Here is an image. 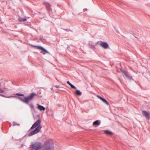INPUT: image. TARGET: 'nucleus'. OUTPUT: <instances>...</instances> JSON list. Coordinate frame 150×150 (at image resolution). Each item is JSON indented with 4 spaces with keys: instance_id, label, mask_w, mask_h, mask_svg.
I'll return each instance as SVG.
<instances>
[{
    "instance_id": "nucleus-1",
    "label": "nucleus",
    "mask_w": 150,
    "mask_h": 150,
    "mask_svg": "<svg viewBox=\"0 0 150 150\" xmlns=\"http://www.w3.org/2000/svg\"><path fill=\"white\" fill-rule=\"evenodd\" d=\"M36 94L35 93L33 92L27 96H25L24 99L21 97H18L16 96H6L2 94H0V96L4 97L9 98L11 97L14 98L16 99H18L25 103L27 105H28L30 108L31 111L33 115V112L35 111L34 106L33 104L31 103H29L30 101H32L34 99L35 96H36Z\"/></svg>"
},
{
    "instance_id": "nucleus-2",
    "label": "nucleus",
    "mask_w": 150,
    "mask_h": 150,
    "mask_svg": "<svg viewBox=\"0 0 150 150\" xmlns=\"http://www.w3.org/2000/svg\"><path fill=\"white\" fill-rule=\"evenodd\" d=\"M42 143L39 142H35L30 146V148L31 149L30 150H39L42 149Z\"/></svg>"
},
{
    "instance_id": "nucleus-3",
    "label": "nucleus",
    "mask_w": 150,
    "mask_h": 150,
    "mask_svg": "<svg viewBox=\"0 0 150 150\" xmlns=\"http://www.w3.org/2000/svg\"><path fill=\"white\" fill-rule=\"evenodd\" d=\"M42 150H53L54 146L51 144L50 142L47 141L45 142L43 146Z\"/></svg>"
},
{
    "instance_id": "nucleus-4",
    "label": "nucleus",
    "mask_w": 150,
    "mask_h": 150,
    "mask_svg": "<svg viewBox=\"0 0 150 150\" xmlns=\"http://www.w3.org/2000/svg\"><path fill=\"white\" fill-rule=\"evenodd\" d=\"M41 120L40 119L38 120L32 125V127L29 130V131H30L31 130L33 129L35 127H39V129L41 130L42 127V125H41Z\"/></svg>"
},
{
    "instance_id": "nucleus-5",
    "label": "nucleus",
    "mask_w": 150,
    "mask_h": 150,
    "mask_svg": "<svg viewBox=\"0 0 150 150\" xmlns=\"http://www.w3.org/2000/svg\"><path fill=\"white\" fill-rule=\"evenodd\" d=\"M39 127H36L34 130L30 131H28V136H31L35 134H36L39 132L40 129H39Z\"/></svg>"
},
{
    "instance_id": "nucleus-6",
    "label": "nucleus",
    "mask_w": 150,
    "mask_h": 150,
    "mask_svg": "<svg viewBox=\"0 0 150 150\" xmlns=\"http://www.w3.org/2000/svg\"><path fill=\"white\" fill-rule=\"evenodd\" d=\"M32 46L35 47H37V49L41 50L42 51L45 52L46 53L49 54V52L43 47L40 46H37L35 45H32Z\"/></svg>"
},
{
    "instance_id": "nucleus-7",
    "label": "nucleus",
    "mask_w": 150,
    "mask_h": 150,
    "mask_svg": "<svg viewBox=\"0 0 150 150\" xmlns=\"http://www.w3.org/2000/svg\"><path fill=\"white\" fill-rule=\"evenodd\" d=\"M100 45L105 49H107L109 47L108 44L106 42L104 41H101Z\"/></svg>"
},
{
    "instance_id": "nucleus-8",
    "label": "nucleus",
    "mask_w": 150,
    "mask_h": 150,
    "mask_svg": "<svg viewBox=\"0 0 150 150\" xmlns=\"http://www.w3.org/2000/svg\"><path fill=\"white\" fill-rule=\"evenodd\" d=\"M142 112V115L146 117L147 120H149L150 119V115L149 113L144 110H143Z\"/></svg>"
},
{
    "instance_id": "nucleus-9",
    "label": "nucleus",
    "mask_w": 150,
    "mask_h": 150,
    "mask_svg": "<svg viewBox=\"0 0 150 150\" xmlns=\"http://www.w3.org/2000/svg\"><path fill=\"white\" fill-rule=\"evenodd\" d=\"M97 97L106 105L109 106H110L109 103L105 98L99 95H97Z\"/></svg>"
},
{
    "instance_id": "nucleus-10",
    "label": "nucleus",
    "mask_w": 150,
    "mask_h": 150,
    "mask_svg": "<svg viewBox=\"0 0 150 150\" xmlns=\"http://www.w3.org/2000/svg\"><path fill=\"white\" fill-rule=\"evenodd\" d=\"M44 4L46 6V8L48 11V12L49 13L52 11V8H51L50 6H51V5L49 3L47 2H45Z\"/></svg>"
},
{
    "instance_id": "nucleus-11",
    "label": "nucleus",
    "mask_w": 150,
    "mask_h": 150,
    "mask_svg": "<svg viewBox=\"0 0 150 150\" xmlns=\"http://www.w3.org/2000/svg\"><path fill=\"white\" fill-rule=\"evenodd\" d=\"M121 71L124 74L126 78L130 80L132 79V76L129 74L128 73H126L125 71H123L121 70Z\"/></svg>"
},
{
    "instance_id": "nucleus-12",
    "label": "nucleus",
    "mask_w": 150,
    "mask_h": 150,
    "mask_svg": "<svg viewBox=\"0 0 150 150\" xmlns=\"http://www.w3.org/2000/svg\"><path fill=\"white\" fill-rule=\"evenodd\" d=\"M37 105L38 106L37 107V108L40 111L45 110V108L43 106L40 105L38 104H37Z\"/></svg>"
},
{
    "instance_id": "nucleus-13",
    "label": "nucleus",
    "mask_w": 150,
    "mask_h": 150,
    "mask_svg": "<svg viewBox=\"0 0 150 150\" xmlns=\"http://www.w3.org/2000/svg\"><path fill=\"white\" fill-rule=\"evenodd\" d=\"M100 123V122L99 120H96L93 123V125L95 126H98Z\"/></svg>"
},
{
    "instance_id": "nucleus-14",
    "label": "nucleus",
    "mask_w": 150,
    "mask_h": 150,
    "mask_svg": "<svg viewBox=\"0 0 150 150\" xmlns=\"http://www.w3.org/2000/svg\"><path fill=\"white\" fill-rule=\"evenodd\" d=\"M104 132L105 134L107 135H111L112 134H113V133L112 132L108 130H105L104 131Z\"/></svg>"
},
{
    "instance_id": "nucleus-15",
    "label": "nucleus",
    "mask_w": 150,
    "mask_h": 150,
    "mask_svg": "<svg viewBox=\"0 0 150 150\" xmlns=\"http://www.w3.org/2000/svg\"><path fill=\"white\" fill-rule=\"evenodd\" d=\"M76 93L77 95L80 96L82 94L81 92L79 90L76 89Z\"/></svg>"
},
{
    "instance_id": "nucleus-16",
    "label": "nucleus",
    "mask_w": 150,
    "mask_h": 150,
    "mask_svg": "<svg viewBox=\"0 0 150 150\" xmlns=\"http://www.w3.org/2000/svg\"><path fill=\"white\" fill-rule=\"evenodd\" d=\"M18 20L21 22L24 21H26L27 19L25 18H22L20 17H19Z\"/></svg>"
},
{
    "instance_id": "nucleus-17",
    "label": "nucleus",
    "mask_w": 150,
    "mask_h": 150,
    "mask_svg": "<svg viewBox=\"0 0 150 150\" xmlns=\"http://www.w3.org/2000/svg\"><path fill=\"white\" fill-rule=\"evenodd\" d=\"M88 45H89V47L90 48H91V49H92L93 50H94V49H95V46L93 45L92 44H91L89 43L88 44Z\"/></svg>"
},
{
    "instance_id": "nucleus-18",
    "label": "nucleus",
    "mask_w": 150,
    "mask_h": 150,
    "mask_svg": "<svg viewBox=\"0 0 150 150\" xmlns=\"http://www.w3.org/2000/svg\"><path fill=\"white\" fill-rule=\"evenodd\" d=\"M0 93H3L4 94H3V95L4 96H5L4 95L6 93V92H5V91H4L3 90L1 89V88H0ZM0 94H1V93H0Z\"/></svg>"
},
{
    "instance_id": "nucleus-19",
    "label": "nucleus",
    "mask_w": 150,
    "mask_h": 150,
    "mask_svg": "<svg viewBox=\"0 0 150 150\" xmlns=\"http://www.w3.org/2000/svg\"><path fill=\"white\" fill-rule=\"evenodd\" d=\"M16 95L18 96H24V94L23 93H17L16 94Z\"/></svg>"
},
{
    "instance_id": "nucleus-20",
    "label": "nucleus",
    "mask_w": 150,
    "mask_h": 150,
    "mask_svg": "<svg viewBox=\"0 0 150 150\" xmlns=\"http://www.w3.org/2000/svg\"><path fill=\"white\" fill-rule=\"evenodd\" d=\"M20 125L19 124H18L16 122H13V126H15L16 125L18 126V125Z\"/></svg>"
},
{
    "instance_id": "nucleus-21",
    "label": "nucleus",
    "mask_w": 150,
    "mask_h": 150,
    "mask_svg": "<svg viewBox=\"0 0 150 150\" xmlns=\"http://www.w3.org/2000/svg\"><path fill=\"white\" fill-rule=\"evenodd\" d=\"M72 88H73V89H76V87L74 86L71 83L70 85H69Z\"/></svg>"
},
{
    "instance_id": "nucleus-22",
    "label": "nucleus",
    "mask_w": 150,
    "mask_h": 150,
    "mask_svg": "<svg viewBox=\"0 0 150 150\" xmlns=\"http://www.w3.org/2000/svg\"><path fill=\"white\" fill-rule=\"evenodd\" d=\"M64 30L67 31H68V32H69V31H72L71 30L69 29H68V28H67V29H64V28H63V29Z\"/></svg>"
},
{
    "instance_id": "nucleus-23",
    "label": "nucleus",
    "mask_w": 150,
    "mask_h": 150,
    "mask_svg": "<svg viewBox=\"0 0 150 150\" xmlns=\"http://www.w3.org/2000/svg\"><path fill=\"white\" fill-rule=\"evenodd\" d=\"M67 83L69 85H70L71 83L69 81H67Z\"/></svg>"
},
{
    "instance_id": "nucleus-24",
    "label": "nucleus",
    "mask_w": 150,
    "mask_h": 150,
    "mask_svg": "<svg viewBox=\"0 0 150 150\" xmlns=\"http://www.w3.org/2000/svg\"><path fill=\"white\" fill-rule=\"evenodd\" d=\"M26 25H30V23L29 22H28L27 24H26Z\"/></svg>"
},
{
    "instance_id": "nucleus-25",
    "label": "nucleus",
    "mask_w": 150,
    "mask_h": 150,
    "mask_svg": "<svg viewBox=\"0 0 150 150\" xmlns=\"http://www.w3.org/2000/svg\"><path fill=\"white\" fill-rule=\"evenodd\" d=\"M83 10L85 11H86L87 10V8H84V9H83Z\"/></svg>"
},
{
    "instance_id": "nucleus-26",
    "label": "nucleus",
    "mask_w": 150,
    "mask_h": 150,
    "mask_svg": "<svg viewBox=\"0 0 150 150\" xmlns=\"http://www.w3.org/2000/svg\"><path fill=\"white\" fill-rule=\"evenodd\" d=\"M55 87L57 88H58L59 87V86H58V85H57L55 86Z\"/></svg>"
},
{
    "instance_id": "nucleus-27",
    "label": "nucleus",
    "mask_w": 150,
    "mask_h": 150,
    "mask_svg": "<svg viewBox=\"0 0 150 150\" xmlns=\"http://www.w3.org/2000/svg\"><path fill=\"white\" fill-rule=\"evenodd\" d=\"M24 145L22 144V145H21V147H22L24 146Z\"/></svg>"
},
{
    "instance_id": "nucleus-28",
    "label": "nucleus",
    "mask_w": 150,
    "mask_h": 150,
    "mask_svg": "<svg viewBox=\"0 0 150 150\" xmlns=\"http://www.w3.org/2000/svg\"><path fill=\"white\" fill-rule=\"evenodd\" d=\"M41 92L40 91H39L38 92V94H40L41 93Z\"/></svg>"
},
{
    "instance_id": "nucleus-29",
    "label": "nucleus",
    "mask_w": 150,
    "mask_h": 150,
    "mask_svg": "<svg viewBox=\"0 0 150 150\" xmlns=\"http://www.w3.org/2000/svg\"><path fill=\"white\" fill-rule=\"evenodd\" d=\"M134 37H135V38H138V37H136V36H134Z\"/></svg>"
},
{
    "instance_id": "nucleus-30",
    "label": "nucleus",
    "mask_w": 150,
    "mask_h": 150,
    "mask_svg": "<svg viewBox=\"0 0 150 150\" xmlns=\"http://www.w3.org/2000/svg\"><path fill=\"white\" fill-rule=\"evenodd\" d=\"M43 39H41V40H42H42H43Z\"/></svg>"
}]
</instances>
